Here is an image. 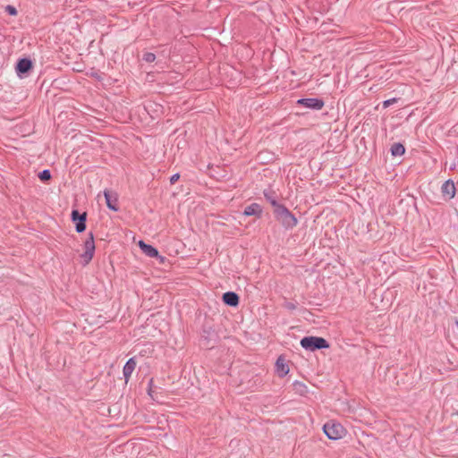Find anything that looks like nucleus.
Wrapping results in <instances>:
<instances>
[{"label": "nucleus", "mask_w": 458, "mask_h": 458, "mask_svg": "<svg viewBox=\"0 0 458 458\" xmlns=\"http://www.w3.org/2000/svg\"><path fill=\"white\" fill-rule=\"evenodd\" d=\"M274 214L277 221H279L285 229H292L296 226L298 223L295 216L285 206L274 209Z\"/></svg>", "instance_id": "nucleus-1"}, {"label": "nucleus", "mask_w": 458, "mask_h": 458, "mask_svg": "<svg viewBox=\"0 0 458 458\" xmlns=\"http://www.w3.org/2000/svg\"><path fill=\"white\" fill-rule=\"evenodd\" d=\"M301 346L306 351L314 352L329 347L327 341L318 336H305L301 340Z\"/></svg>", "instance_id": "nucleus-2"}, {"label": "nucleus", "mask_w": 458, "mask_h": 458, "mask_svg": "<svg viewBox=\"0 0 458 458\" xmlns=\"http://www.w3.org/2000/svg\"><path fill=\"white\" fill-rule=\"evenodd\" d=\"M323 431L327 437L332 440L341 439L346 434L345 428L340 423L334 420L325 423Z\"/></svg>", "instance_id": "nucleus-3"}, {"label": "nucleus", "mask_w": 458, "mask_h": 458, "mask_svg": "<svg viewBox=\"0 0 458 458\" xmlns=\"http://www.w3.org/2000/svg\"><path fill=\"white\" fill-rule=\"evenodd\" d=\"M95 252V242L93 233H90L88 239L84 242V252L81 255L82 262L87 265L90 262Z\"/></svg>", "instance_id": "nucleus-4"}, {"label": "nucleus", "mask_w": 458, "mask_h": 458, "mask_svg": "<svg viewBox=\"0 0 458 458\" xmlns=\"http://www.w3.org/2000/svg\"><path fill=\"white\" fill-rule=\"evenodd\" d=\"M72 220L75 223V229L77 233H82L86 229L87 214L80 213L77 209L72 211Z\"/></svg>", "instance_id": "nucleus-5"}, {"label": "nucleus", "mask_w": 458, "mask_h": 458, "mask_svg": "<svg viewBox=\"0 0 458 458\" xmlns=\"http://www.w3.org/2000/svg\"><path fill=\"white\" fill-rule=\"evenodd\" d=\"M297 104L313 110H320L325 105L320 98H300L297 100Z\"/></svg>", "instance_id": "nucleus-6"}, {"label": "nucleus", "mask_w": 458, "mask_h": 458, "mask_svg": "<svg viewBox=\"0 0 458 458\" xmlns=\"http://www.w3.org/2000/svg\"><path fill=\"white\" fill-rule=\"evenodd\" d=\"M104 197L106 199V206L109 209L113 211H117L119 209L118 207V195L116 192L110 191V190H105L104 191Z\"/></svg>", "instance_id": "nucleus-7"}, {"label": "nucleus", "mask_w": 458, "mask_h": 458, "mask_svg": "<svg viewBox=\"0 0 458 458\" xmlns=\"http://www.w3.org/2000/svg\"><path fill=\"white\" fill-rule=\"evenodd\" d=\"M441 192L445 198L453 199L456 192L454 182L452 180L445 181L441 187Z\"/></svg>", "instance_id": "nucleus-8"}, {"label": "nucleus", "mask_w": 458, "mask_h": 458, "mask_svg": "<svg viewBox=\"0 0 458 458\" xmlns=\"http://www.w3.org/2000/svg\"><path fill=\"white\" fill-rule=\"evenodd\" d=\"M32 68V62L29 58H21L18 61L16 65V72L21 77L22 74L27 73Z\"/></svg>", "instance_id": "nucleus-9"}, {"label": "nucleus", "mask_w": 458, "mask_h": 458, "mask_svg": "<svg viewBox=\"0 0 458 458\" xmlns=\"http://www.w3.org/2000/svg\"><path fill=\"white\" fill-rule=\"evenodd\" d=\"M136 360H135V358H130L125 365L123 366V377H124V380L125 382L127 383L132 374V372L134 371L135 368H136Z\"/></svg>", "instance_id": "nucleus-10"}, {"label": "nucleus", "mask_w": 458, "mask_h": 458, "mask_svg": "<svg viewBox=\"0 0 458 458\" xmlns=\"http://www.w3.org/2000/svg\"><path fill=\"white\" fill-rule=\"evenodd\" d=\"M139 246H140V250L143 251V253L145 255H147L148 257H149V258L160 257L158 250L152 245L148 244V243L144 242L143 241H140Z\"/></svg>", "instance_id": "nucleus-11"}, {"label": "nucleus", "mask_w": 458, "mask_h": 458, "mask_svg": "<svg viewBox=\"0 0 458 458\" xmlns=\"http://www.w3.org/2000/svg\"><path fill=\"white\" fill-rule=\"evenodd\" d=\"M276 370L280 377H285L289 372V367L282 356H279L276 360Z\"/></svg>", "instance_id": "nucleus-12"}, {"label": "nucleus", "mask_w": 458, "mask_h": 458, "mask_svg": "<svg viewBox=\"0 0 458 458\" xmlns=\"http://www.w3.org/2000/svg\"><path fill=\"white\" fill-rule=\"evenodd\" d=\"M223 301L231 307H235L239 304V296L234 292H226L223 294Z\"/></svg>", "instance_id": "nucleus-13"}, {"label": "nucleus", "mask_w": 458, "mask_h": 458, "mask_svg": "<svg viewBox=\"0 0 458 458\" xmlns=\"http://www.w3.org/2000/svg\"><path fill=\"white\" fill-rule=\"evenodd\" d=\"M262 213V208L259 204L258 203H252L249 206H247L243 211V215L250 216H260Z\"/></svg>", "instance_id": "nucleus-14"}, {"label": "nucleus", "mask_w": 458, "mask_h": 458, "mask_svg": "<svg viewBox=\"0 0 458 458\" xmlns=\"http://www.w3.org/2000/svg\"><path fill=\"white\" fill-rule=\"evenodd\" d=\"M391 154L394 157L403 156L405 152V148L402 143H394L390 148Z\"/></svg>", "instance_id": "nucleus-15"}, {"label": "nucleus", "mask_w": 458, "mask_h": 458, "mask_svg": "<svg viewBox=\"0 0 458 458\" xmlns=\"http://www.w3.org/2000/svg\"><path fill=\"white\" fill-rule=\"evenodd\" d=\"M264 197L269 203L274 207V209H277L279 207H283L284 205L278 203L276 199L273 196V194L270 191H264Z\"/></svg>", "instance_id": "nucleus-16"}, {"label": "nucleus", "mask_w": 458, "mask_h": 458, "mask_svg": "<svg viewBox=\"0 0 458 458\" xmlns=\"http://www.w3.org/2000/svg\"><path fill=\"white\" fill-rule=\"evenodd\" d=\"M293 387H294V390L299 393L300 394H305L307 393V386L300 382V381H294L293 382Z\"/></svg>", "instance_id": "nucleus-17"}, {"label": "nucleus", "mask_w": 458, "mask_h": 458, "mask_svg": "<svg viewBox=\"0 0 458 458\" xmlns=\"http://www.w3.org/2000/svg\"><path fill=\"white\" fill-rule=\"evenodd\" d=\"M38 178L42 182H47L51 179V173L48 169H44L38 174Z\"/></svg>", "instance_id": "nucleus-18"}, {"label": "nucleus", "mask_w": 458, "mask_h": 458, "mask_svg": "<svg viewBox=\"0 0 458 458\" xmlns=\"http://www.w3.org/2000/svg\"><path fill=\"white\" fill-rule=\"evenodd\" d=\"M142 59L147 63H152L156 60V55L150 52H147L143 55Z\"/></svg>", "instance_id": "nucleus-19"}, {"label": "nucleus", "mask_w": 458, "mask_h": 458, "mask_svg": "<svg viewBox=\"0 0 458 458\" xmlns=\"http://www.w3.org/2000/svg\"><path fill=\"white\" fill-rule=\"evenodd\" d=\"M398 101V98H389V99H386L383 102V107L384 108H387L389 107L390 106L394 105V103H396Z\"/></svg>", "instance_id": "nucleus-20"}, {"label": "nucleus", "mask_w": 458, "mask_h": 458, "mask_svg": "<svg viewBox=\"0 0 458 458\" xmlns=\"http://www.w3.org/2000/svg\"><path fill=\"white\" fill-rule=\"evenodd\" d=\"M5 12L9 14V15H12V16H14L17 14V10L14 6L13 5H6L5 6Z\"/></svg>", "instance_id": "nucleus-21"}, {"label": "nucleus", "mask_w": 458, "mask_h": 458, "mask_svg": "<svg viewBox=\"0 0 458 458\" xmlns=\"http://www.w3.org/2000/svg\"><path fill=\"white\" fill-rule=\"evenodd\" d=\"M152 385H153V379H150L149 382H148V395L153 399L155 400V396H154V391L152 389Z\"/></svg>", "instance_id": "nucleus-22"}, {"label": "nucleus", "mask_w": 458, "mask_h": 458, "mask_svg": "<svg viewBox=\"0 0 458 458\" xmlns=\"http://www.w3.org/2000/svg\"><path fill=\"white\" fill-rule=\"evenodd\" d=\"M179 178H180V174H173V175L170 177V182H171V184L175 183V182L178 181V179H179Z\"/></svg>", "instance_id": "nucleus-23"}, {"label": "nucleus", "mask_w": 458, "mask_h": 458, "mask_svg": "<svg viewBox=\"0 0 458 458\" xmlns=\"http://www.w3.org/2000/svg\"><path fill=\"white\" fill-rule=\"evenodd\" d=\"M288 308H289V309H294V305H293V304H289V305H288Z\"/></svg>", "instance_id": "nucleus-24"}, {"label": "nucleus", "mask_w": 458, "mask_h": 458, "mask_svg": "<svg viewBox=\"0 0 458 458\" xmlns=\"http://www.w3.org/2000/svg\"><path fill=\"white\" fill-rule=\"evenodd\" d=\"M457 326H458V321H457Z\"/></svg>", "instance_id": "nucleus-25"}]
</instances>
